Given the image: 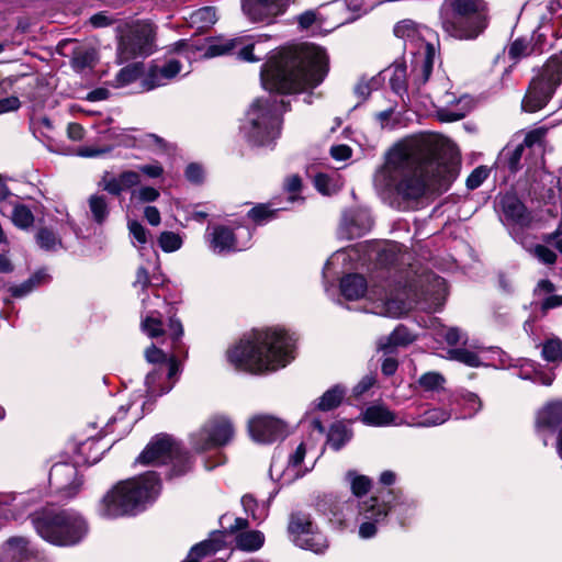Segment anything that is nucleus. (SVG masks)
<instances>
[{
    "instance_id": "79ce46f5",
    "label": "nucleus",
    "mask_w": 562,
    "mask_h": 562,
    "mask_svg": "<svg viewBox=\"0 0 562 562\" xmlns=\"http://www.w3.org/2000/svg\"><path fill=\"white\" fill-rule=\"evenodd\" d=\"M352 437V431L342 423H335L331 425L328 436L327 443L329 447L338 451L340 450Z\"/></svg>"
},
{
    "instance_id": "f257e3e1",
    "label": "nucleus",
    "mask_w": 562,
    "mask_h": 562,
    "mask_svg": "<svg viewBox=\"0 0 562 562\" xmlns=\"http://www.w3.org/2000/svg\"><path fill=\"white\" fill-rule=\"evenodd\" d=\"M458 175V162L435 153L428 137L407 138L395 144L375 171L373 183L384 198L416 201L427 190H447Z\"/></svg>"
},
{
    "instance_id": "6e6d98bb",
    "label": "nucleus",
    "mask_w": 562,
    "mask_h": 562,
    "mask_svg": "<svg viewBox=\"0 0 562 562\" xmlns=\"http://www.w3.org/2000/svg\"><path fill=\"white\" fill-rule=\"evenodd\" d=\"M160 193L157 189L148 186L139 187L131 191V203H149L159 198Z\"/></svg>"
},
{
    "instance_id": "864d4df0",
    "label": "nucleus",
    "mask_w": 562,
    "mask_h": 562,
    "mask_svg": "<svg viewBox=\"0 0 562 562\" xmlns=\"http://www.w3.org/2000/svg\"><path fill=\"white\" fill-rule=\"evenodd\" d=\"M182 237L175 232L165 231L158 237V245L165 252L177 251L182 247Z\"/></svg>"
},
{
    "instance_id": "c03bdc74",
    "label": "nucleus",
    "mask_w": 562,
    "mask_h": 562,
    "mask_svg": "<svg viewBox=\"0 0 562 562\" xmlns=\"http://www.w3.org/2000/svg\"><path fill=\"white\" fill-rule=\"evenodd\" d=\"M346 395V389L339 384L327 390L315 403V408L319 411H330L336 408Z\"/></svg>"
},
{
    "instance_id": "4468645a",
    "label": "nucleus",
    "mask_w": 562,
    "mask_h": 562,
    "mask_svg": "<svg viewBox=\"0 0 562 562\" xmlns=\"http://www.w3.org/2000/svg\"><path fill=\"white\" fill-rule=\"evenodd\" d=\"M251 236L252 234L247 227L233 231L226 226L216 225L207 228L205 240L212 252L226 255L248 248Z\"/></svg>"
},
{
    "instance_id": "1a4fd4ad",
    "label": "nucleus",
    "mask_w": 562,
    "mask_h": 562,
    "mask_svg": "<svg viewBox=\"0 0 562 562\" xmlns=\"http://www.w3.org/2000/svg\"><path fill=\"white\" fill-rule=\"evenodd\" d=\"M255 45L246 43L244 37L180 40L170 46V52L184 58L189 64L200 58H212L221 55L236 54L244 61H257L252 50Z\"/></svg>"
},
{
    "instance_id": "a211bd4d",
    "label": "nucleus",
    "mask_w": 562,
    "mask_h": 562,
    "mask_svg": "<svg viewBox=\"0 0 562 562\" xmlns=\"http://www.w3.org/2000/svg\"><path fill=\"white\" fill-rule=\"evenodd\" d=\"M49 484L67 498H71L79 492L82 480L78 475L77 468L71 463H56L49 471Z\"/></svg>"
},
{
    "instance_id": "cd10ccee",
    "label": "nucleus",
    "mask_w": 562,
    "mask_h": 562,
    "mask_svg": "<svg viewBox=\"0 0 562 562\" xmlns=\"http://www.w3.org/2000/svg\"><path fill=\"white\" fill-rule=\"evenodd\" d=\"M449 9L458 15H465L479 23L488 25L490 8L485 0H450L448 1Z\"/></svg>"
},
{
    "instance_id": "f8f14e48",
    "label": "nucleus",
    "mask_w": 562,
    "mask_h": 562,
    "mask_svg": "<svg viewBox=\"0 0 562 562\" xmlns=\"http://www.w3.org/2000/svg\"><path fill=\"white\" fill-rule=\"evenodd\" d=\"M155 48V29L146 21L126 24L120 30L117 59L120 63L137 57H146Z\"/></svg>"
},
{
    "instance_id": "e433bc0d",
    "label": "nucleus",
    "mask_w": 562,
    "mask_h": 562,
    "mask_svg": "<svg viewBox=\"0 0 562 562\" xmlns=\"http://www.w3.org/2000/svg\"><path fill=\"white\" fill-rule=\"evenodd\" d=\"M361 505L362 502H359L357 498L347 499L333 513L334 521L345 528L349 527L351 522H357Z\"/></svg>"
},
{
    "instance_id": "4d7b16f0",
    "label": "nucleus",
    "mask_w": 562,
    "mask_h": 562,
    "mask_svg": "<svg viewBox=\"0 0 562 562\" xmlns=\"http://www.w3.org/2000/svg\"><path fill=\"white\" fill-rule=\"evenodd\" d=\"M346 479L350 483L351 491L356 497L366 494L371 486V481L369 477L359 475L353 471H349L346 475Z\"/></svg>"
},
{
    "instance_id": "69168bd1",
    "label": "nucleus",
    "mask_w": 562,
    "mask_h": 562,
    "mask_svg": "<svg viewBox=\"0 0 562 562\" xmlns=\"http://www.w3.org/2000/svg\"><path fill=\"white\" fill-rule=\"evenodd\" d=\"M531 52V47L526 40L518 38L512 43L508 49V55L513 60H517L521 57L528 56Z\"/></svg>"
},
{
    "instance_id": "412c9836",
    "label": "nucleus",
    "mask_w": 562,
    "mask_h": 562,
    "mask_svg": "<svg viewBox=\"0 0 562 562\" xmlns=\"http://www.w3.org/2000/svg\"><path fill=\"white\" fill-rule=\"evenodd\" d=\"M535 427L537 435L548 445V438L562 427V401H551L544 404L536 415Z\"/></svg>"
},
{
    "instance_id": "de8ad7c7",
    "label": "nucleus",
    "mask_w": 562,
    "mask_h": 562,
    "mask_svg": "<svg viewBox=\"0 0 562 562\" xmlns=\"http://www.w3.org/2000/svg\"><path fill=\"white\" fill-rule=\"evenodd\" d=\"M314 184L318 192L324 195H330L340 189V182L337 178L326 173H318L314 178Z\"/></svg>"
},
{
    "instance_id": "c756f323",
    "label": "nucleus",
    "mask_w": 562,
    "mask_h": 562,
    "mask_svg": "<svg viewBox=\"0 0 562 562\" xmlns=\"http://www.w3.org/2000/svg\"><path fill=\"white\" fill-rule=\"evenodd\" d=\"M553 92L554 90L551 86H547L539 77L533 79L522 100V110L526 112H536L542 109L552 97Z\"/></svg>"
},
{
    "instance_id": "c9c22d12",
    "label": "nucleus",
    "mask_w": 562,
    "mask_h": 562,
    "mask_svg": "<svg viewBox=\"0 0 562 562\" xmlns=\"http://www.w3.org/2000/svg\"><path fill=\"white\" fill-rule=\"evenodd\" d=\"M341 294L347 300H358L368 292V284L363 276L351 273L345 276L340 281Z\"/></svg>"
},
{
    "instance_id": "9b49d317",
    "label": "nucleus",
    "mask_w": 562,
    "mask_h": 562,
    "mask_svg": "<svg viewBox=\"0 0 562 562\" xmlns=\"http://www.w3.org/2000/svg\"><path fill=\"white\" fill-rule=\"evenodd\" d=\"M137 462L145 465H159L171 463L170 477L186 474L191 469V461L187 452L169 435L155 436L137 458Z\"/></svg>"
},
{
    "instance_id": "6e6552de",
    "label": "nucleus",
    "mask_w": 562,
    "mask_h": 562,
    "mask_svg": "<svg viewBox=\"0 0 562 562\" xmlns=\"http://www.w3.org/2000/svg\"><path fill=\"white\" fill-rule=\"evenodd\" d=\"M393 32L396 37L405 42L406 46L412 47L409 76L416 89L420 90L422 86L428 81L436 59V47L428 42L432 31L426 25L405 19L395 24Z\"/></svg>"
},
{
    "instance_id": "c85d7f7f",
    "label": "nucleus",
    "mask_w": 562,
    "mask_h": 562,
    "mask_svg": "<svg viewBox=\"0 0 562 562\" xmlns=\"http://www.w3.org/2000/svg\"><path fill=\"white\" fill-rule=\"evenodd\" d=\"M35 550L23 537H12L0 547V562H30Z\"/></svg>"
},
{
    "instance_id": "423d86ee",
    "label": "nucleus",
    "mask_w": 562,
    "mask_h": 562,
    "mask_svg": "<svg viewBox=\"0 0 562 562\" xmlns=\"http://www.w3.org/2000/svg\"><path fill=\"white\" fill-rule=\"evenodd\" d=\"M285 100L277 95L256 99L240 126L243 136L254 146H270L280 136Z\"/></svg>"
},
{
    "instance_id": "6ab92c4d",
    "label": "nucleus",
    "mask_w": 562,
    "mask_h": 562,
    "mask_svg": "<svg viewBox=\"0 0 562 562\" xmlns=\"http://www.w3.org/2000/svg\"><path fill=\"white\" fill-rule=\"evenodd\" d=\"M145 358L149 363L154 364L153 370L149 371L145 378V386H147L150 392L156 390V374H158L159 378L170 379L176 376L179 371L177 360L173 357H168L162 350L156 348L154 345L146 349Z\"/></svg>"
},
{
    "instance_id": "09e8293b",
    "label": "nucleus",
    "mask_w": 562,
    "mask_h": 562,
    "mask_svg": "<svg viewBox=\"0 0 562 562\" xmlns=\"http://www.w3.org/2000/svg\"><path fill=\"white\" fill-rule=\"evenodd\" d=\"M448 358L472 368H477L482 364V361L475 352L464 348L450 349L448 351Z\"/></svg>"
},
{
    "instance_id": "5fc2aeb1",
    "label": "nucleus",
    "mask_w": 562,
    "mask_h": 562,
    "mask_svg": "<svg viewBox=\"0 0 562 562\" xmlns=\"http://www.w3.org/2000/svg\"><path fill=\"white\" fill-rule=\"evenodd\" d=\"M127 227H128L131 236L133 237L134 246L138 247L140 250H145L147 241H148L147 229L139 222H137L135 220L128 221Z\"/></svg>"
},
{
    "instance_id": "393cba45",
    "label": "nucleus",
    "mask_w": 562,
    "mask_h": 562,
    "mask_svg": "<svg viewBox=\"0 0 562 562\" xmlns=\"http://www.w3.org/2000/svg\"><path fill=\"white\" fill-rule=\"evenodd\" d=\"M183 69L184 66L179 58H170L160 65H153L143 79V87L146 90H153L166 86L181 74Z\"/></svg>"
},
{
    "instance_id": "4c0bfd02",
    "label": "nucleus",
    "mask_w": 562,
    "mask_h": 562,
    "mask_svg": "<svg viewBox=\"0 0 562 562\" xmlns=\"http://www.w3.org/2000/svg\"><path fill=\"white\" fill-rule=\"evenodd\" d=\"M223 546L222 533L214 532L211 538L204 540L190 550L187 559L183 562H200V560L209 554L215 553Z\"/></svg>"
},
{
    "instance_id": "ea45409f",
    "label": "nucleus",
    "mask_w": 562,
    "mask_h": 562,
    "mask_svg": "<svg viewBox=\"0 0 562 562\" xmlns=\"http://www.w3.org/2000/svg\"><path fill=\"white\" fill-rule=\"evenodd\" d=\"M186 20L190 26L204 30L213 25L217 16L214 8L203 7L190 12L189 15L186 16Z\"/></svg>"
},
{
    "instance_id": "72a5a7b5",
    "label": "nucleus",
    "mask_w": 562,
    "mask_h": 562,
    "mask_svg": "<svg viewBox=\"0 0 562 562\" xmlns=\"http://www.w3.org/2000/svg\"><path fill=\"white\" fill-rule=\"evenodd\" d=\"M414 339L415 336L405 326L400 325L389 336L379 339L378 349L384 353H392L395 348L407 346Z\"/></svg>"
},
{
    "instance_id": "2eb2a0df",
    "label": "nucleus",
    "mask_w": 562,
    "mask_h": 562,
    "mask_svg": "<svg viewBox=\"0 0 562 562\" xmlns=\"http://www.w3.org/2000/svg\"><path fill=\"white\" fill-rule=\"evenodd\" d=\"M440 25L443 33L458 41H473L477 38L487 27L465 15H458L450 9L448 1H445L439 10Z\"/></svg>"
},
{
    "instance_id": "a18cd8bd",
    "label": "nucleus",
    "mask_w": 562,
    "mask_h": 562,
    "mask_svg": "<svg viewBox=\"0 0 562 562\" xmlns=\"http://www.w3.org/2000/svg\"><path fill=\"white\" fill-rule=\"evenodd\" d=\"M244 510L257 521H263L269 514V504L267 502L258 503L251 495H245L241 498Z\"/></svg>"
},
{
    "instance_id": "9d476101",
    "label": "nucleus",
    "mask_w": 562,
    "mask_h": 562,
    "mask_svg": "<svg viewBox=\"0 0 562 562\" xmlns=\"http://www.w3.org/2000/svg\"><path fill=\"white\" fill-rule=\"evenodd\" d=\"M389 501H380L378 497H370L362 502L359 512V537L370 539L376 535L378 526L384 521L390 512L402 516L415 507L413 499L403 495H395L392 491L387 492Z\"/></svg>"
},
{
    "instance_id": "f03ea898",
    "label": "nucleus",
    "mask_w": 562,
    "mask_h": 562,
    "mask_svg": "<svg viewBox=\"0 0 562 562\" xmlns=\"http://www.w3.org/2000/svg\"><path fill=\"white\" fill-rule=\"evenodd\" d=\"M327 71L325 49L304 43L270 56L260 77L263 89L270 92L296 93L318 86Z\"/></svg>"
},
{
    "instance_id": "8fccbe9b",
    "label": "nucleus",
    "mask_w": 562,
    "mask_h": 562,
    "mask_svg": "<svg viewBox=\"0 0 562 562\" xmlns=\"http://www.w3.org/2000/svg\"><path fill=\"white\" fill-rule=\"evenodd\" d=\"M285 207H272L270 204H259L248 212V217L256 224H265L276 216V213Z\"/></svg>"
},
{
    "instance_id": "473e14b6",
    "label": "nucleus",
    "mask_w": 562,
    "mask_h": 562,
    "mask_svg": "<svg viewBox=\"0 0 562 562\" xmlns=\"http://www.w3.org/2000/svg\"><path fill=\"white\" fill-rule=\"evenodd\" d=\"M0 213L3 216H9L14 226L20 229H29L34 224V214L32 210L27 205L21 203L18 196L11 199L9 203L3 204L0 207Z\"/></svg>"
},
{
    "instance_id": "a878e982",
    "label": "nucleus",
    "mask_w": 562,
    "mask_h": 562,
    "mask_svg": "<svg viewBox=\"0 0 562 562\" xmlns=\"http://www.w3.org/2000/svg\"><path fill=\"white\" fill-rule=\"evenodd\" d=\"M140 183L138 171L125 170L117 176L105 171L99 181V187L112 195H120L124 191H132Z\"/></svg>"
},
{
    "instance_id": "b1692460",
    "label": "nucleus",
    "mask_w": 562,
    "mask_h": 562,
    "mask_svg": "<svg viewBox=\"0 0 562 562\" xmlns=\"http://www.w3.org/2000/svg\"><path fill=\"white\" fill-rule=\"evenodd\" d=\"M372 227L370 213L363 209H351L342 214L338 234L341 238L353 239L363 236Z\"/></svg>"
},
{
    "instance_id": "7c9ffc66",
    "label": "nucleus",
    "mask_w": 562,
    "mask_h": 562,
    "mask_svg": "<svg viewBox=\"0 0 562 562\" xmlns=\"http://www.w3.org/2000/svg\"><path fill=\"white\" fill-rule=\"evenodd\" d=\"M411 408L407 407V427H435L442 425L451 417L450 412L445 408H427L419 414L411 412Z\"/></svg>"
},
{
    "instance_id": "49530a36",
    "label": "nucleus",
    "mask_w": 562,
    "mask_h": 562,
    "mask_svg": "<svg viewBox=\"0 0 562 562\" xmlns=\"http://www.w3.org/2000/svg\"><path fill=\"white\" fill-rule=\"evenodd\" d=\"M525 150L524 144L505 147L501 153L499 164H504L512 172H516L520 168V159Z\"/></svg>"
},
{
    "instance_id": "3c124183",
    "label": "nucleus",
    "mask_w": 562,
    "mask_h": 562,
    "mask_svg": "<svg viewBox=\"0 0 562 562\" xmlns=\"http://www.w3.org/2000/svg\"><path fill=\"white\" fill-rule=\"evenodd\" d=\"M541 355L549 362L562 361V340L558 337L547 339L542 346Z\"/></svg>"
},
{
    "instance_id": "20e7f679",
    "label": "nucleus",
    "mask_w": 562,
    "mask_h": 562,
    "mask_svg": "<svg viewBox=\"0 0 562 562\" xmlns=\"http://www.w3.org/2000/svg\"><path fill=\"white\" fill-rule=\"evenodd\" d=\"M369 293L374 303L372 311L374 314L396 318L406 314L415 305H419L427 312L439 311L446 301L447 284L443 278L427 273L408 288L384 292L379 297H375L374 289Z\"/></svg>"
},
{
    "instance_id": "7ed1b4c3",
    "label": "nucleus",
    "mask_w": 562,
    "mask_h": 562,
    "mask_svg": "<svg viewBox=\"0 0 562 562\" xmlns=\"http://www.w3.org/2000/svg\"><path fill=\"white\" fill-rule=\"evenodd\" d=\"M295 340L285 330L267 328L244 335L226 351V358L236 370L250 374H266L285 368L294 358Z\"/></svg>"
},
{
    "instance_id": "052dcab7",
    "label": "nucleus",
    "mask_w": 562,
    "mask_h": 562,
    "mask_svg": "<svg viewBox=\"0 0 562 562\" xmlns=\"http://www.w3.org/2000/svg\"><path fill=\"white\" fill-rule=\"evenodd\" d=\"M140 75V65L138 63L127 65L116 75V85L119 87L126 86L135 81Z\"/></svg>"
},
{
    "instance_id": "603ef678",
    "label": "nucleus",
    "mask_w": 562,
    "mask_h": 562,
    "mask_svg": "<svg viewBox=\"0 0 562 562\" xmlns=\"http://www.w3.org/2000/svg\"><path fill=\"white\" fill-rule=\"evenodd\" d=\"M36 241L42 249L57 250L61 247L60 238L49 228L42 227L36 233Z\"/></svg>"
},
{
    "instance_id": "37998d69",
    "label": "nucleus",
    "mask_w": 562,
    "mask_h": 562,
    "mask_svg": "<svg viewBox=\"0 0 562 562\" xmlns=\"http://www.w3.org/2000/svg\"><path fill=\"white\" fill-rule=\"evenodd\" d=\"M263 543L265 535L258 530L243 531L236 536V546L243 551H257Z\"/></svg>"
},
{
    "instance_id": "f704fd0d",
    "label": "nucleus",
    "mask_w": 562,
    "mask_h": 562,
    "mask_svg": "<svg viewBox=\"0 0 562 562\" xmlns=\"http://www.w3.org/2000/svg\"><path fill=\"white\" fill-rule=\"evenodd\" d=\"M443 106L438 110V117L442 122H454L463 119L468 112L465 104L468 103L465 98L456 99L452 94H446Z\"/></svg>"
},
{
    "instance_id": "2f4dec72",
    "label": "nucleus",
    "mask_w": 562,
    "mask_h": 562,
    "mask_svg": "<svg viewBox=\"0 0 562 562\" xmlns=\"http://www.w3.org/2000/svg\"><path fill=\"white\" fill-rule=\"evenodd\" d=\"M499 204L508 222L519 226H527L531 222L530 213L515 194H504L501 198Z\"/></svg>"
},
{
    "instance_id": "4be33fe9",
    "label": "nucleus",
    "mask_w": 562,
    "mask_h": 562,
    "mask_svg": "<svg viewBox=\"0 0 562 562\" xmlns=\"http://www.w3.org/2000/svg\"><path fill=\"white\" fill-rule=\"evenodd\" d=\"M359 419L372 427L407 426V408L395 413L383 404H374L363 409Z\"/></svg>"
},
{
    "instance_id": "bf43d9fd",
    "label": "nucleus",
    "mask_w": 562,
    "mask_h": 562,
    "mask_svg": "<svg viewBox=\"0 0 562 562\" xmlns=\"http://www.w3.org/2000/svg\"><path fill=\"white\" fill-rule=\"evenodd\" d=\"M445 382V378L438 372H427L418 380L425 391H439L443 387Z\"/></svg>"
},
{
    "instance_id": "aec40b11",
    "label": "nucleus",
    "mask_w": 562,
    "mask_h": 562,
    "mask_svg": "<svg viewBox=\"0 0 562 562\" xmlns=\"http://www.w3.org/2000/svg\"><path fill=\"white\" fill-rule=\"evenodd\" d=\"M251 438L259 443H272L286 436V427L283 422L272 416L259 415L248 423Z\"/></svg>"
},
{
    "instance_id": "13d9d810",
    "label": "nucleus",
    "mask_w": 562,
    "mask_h": 562,
    "mask_svg": "<svg viewBox=\"0 0 562 562\" xmlns=\"http://www.w3.org/2000/svg\"><path fill=\"white\" fill-rule=\"evenodd\" d=\"M158 268V257L154 252V260L147 261L146 266H140L136 272V279L134 282V286H139L142 290H145L149 284H151V280L149 278V270Z\"/></svg>"
},
{
    "instance_id": "0e129e2a",
    "label": "nucleus",
    "mask_w": 562,
    "mask_h": 562,
    "mask_svg": "<svg viewBox=\"0 0 562 562\" xmlns=\"http://www.w3.org/2000/svg\"><path fill=\"white\" fill-rule=\"evenodd\" d=\"M527 250L544 265H553L557 260L555 252L543 245H536Z\"/></svg>"
},
{
    "instance_id": "0eeeda50",
    "label": "nucleus",
    "mask_w": 562,
    "mask_h": 562,
    "mask_svg": "<svg viewBox=\"0 0 562 562\" xmlns=\"http://www.w3.org/2000/svg\"><path fill=\"white\" fill-rule=\"evenodd\" d=\"M32 524L41 538L59 547L76 546L89 532L86 518L72 509H44L33 516Z\"/></svg>"
},
{
    "instance_id": "f3484780",
    "label": "nucleus",
    "mask_w": 562,
    "mask_h": 562,
    "mask_svg": "<svg viewBox=\"0 0 562 562\" xmlns=\"http://www.w3.org/2000/svg\"><path fill=\"white\" fill-rule=\"evenodd\" d=\"M305 454L306 448L304 442H301L295 451L288 457H283L280 453L274 454L269 470L271 479L281 485H289L302 477L307 472V469L303 465Z\"/></svg>"
},
{
    "instance_id": "a19ab883",
    "label": "nucleus",
    "mask_w": 562,
    "mask_h": 562,
    "mask_svg": "<svg viewBox=\"0 0 562 562\" xmlns=\"http://www.w3.org/2000/svg\"><path fill=\"white\" fill-rule=\"evenodd\" d=\"M88 206L92 220L102 225L110 214L108 198L102 194H92L88 199Z\"/></svg>"
},
{
    "instance_id": "5701e85b",
    "label": "nucleus",
    "mask_w": 562,
    "mask_h": 562,
    "mask_svg": "<svg viewBox=\"0 0 562 562\" xmlns=\"http://www.w3.org/2000/svg\"><path fill=\"white\" fill-rule=\"evenodd\" d=\"M290 0H241L244 14L252 22L270 23L282 14Z\"/></svg>"
},
{
    "instance_id": "338daca9",
    "label": "nucleus",
    "mask_w": 562,
    "mask_h": 562,
    "mask_svg": "<svg viewBox=\"0 0 562 562\" xmlns=\"http://www.w3.org/2000/svg\"><path fill=\"white\" fill-rule=\"evenodd\" d=\"M378 86L379 80L374 77L370 79L361 78L355 87V92L359 98L366 100L370 95L371 91L376 89Z\"/></svg>"
},
{
    "instance_id": "ddd939ff",
    "label": "nucleus",
    "mask_w": 562,
    "mask_h": 562,
    "mask_svg": "<svg viewBox=\"0 0 562 562\" xmlns=\"http://www.w3.org/2000/svg\"><path fill=\"white\" fill-rule=\"evenodd\" d=\"M288 531L294 544L302 549L323 553L328 547L325 536L318 530L310 514H292Z\"/></svg>"
},
{
    "instance_id": "dca6fc26",
    "label": "nucleus",
    "mask_w": 562,
    "mask_h": 562,
    "mask_svg": "<svg viewBox=\"0 0 562 562\" xmlns=\"http://www.w3.org/2000/svg\"><path fill=\"white\" fill-rule=\"evenodd\" d=\"M234 436V426L226 416H215L192 435V443L196 450L204 451L228 443Z\"/></svg>"
},
{
    "instance_id": "58836bf2",
    "label": "nucleus",
    "mask_w": 562,
    "mask_h": 562,
    "mask_svg": "<svg viewBox=\"0 0 562 562\" xmlns=\"http://www.w3.org/2000/svg\"><path fill=\"white\" fill-rule=\"evenodd\" d=\"M539 78L555 90L562 82V55L552 56L543 66Z\"/></svg>"
},
{
    "instance_id": "680f3d73",
    "label": "nucleus",
    "mask_w": 562,
    "mask_h": 562,
    "mask_svg": "<svg viewBox=\"0 0 562 562\" xmlns=\"http://www.w3.org/2000/svg\"><path fill=\"white\" fill-rule=\"evenodd\" d=\"M94 60V52L91 49L78 48L74 50L72 66L77 70H82L90 67Z\"/></svg>"
},
{
    "instance_id": "e2e57ef3",
    "label": "nucleus",
    "mask_w": 562,
    "mask_h": 562,
    "mask_svg": "<svg viewBox=\"0 0 562 562\" xmlns=\"http://www.w3.org/2000/svg\"><path fill=\"white\" fill-rule=\"evenodd\" d=\"M406 66L403 63L393 65V75L391 77V86L396 93H400L406 87Z\"/></svg>"
},
{
    "instance_id": "774afa93",
    "label": "nucleus",
    "mask_w": 562,
    "mask_h": 562,
    "mask_svg": "<svg viewBox=\"0 0 562 562\" xmlns=\"http://www.w3.org/2000/svg\"><path fill=\"white\" fill-rule=\"evenodd\" d=\"M461 398H462V404L464 406V409L468 411L464 414V417H472L482 407L481 400L474 393L468 392V393L463 394Z\"/></svg>"
},
{
    "instance_id": "bb28decb",
    "label": "nucleus",
    "mask_w": 562,
    "mask_h": 562,
    "mask_svg": "<svg viewBox=\"0 0 562 562\" xmlns=\"http://www.w3.org/2000/svg\"><path fill=\"white\" fill-rule=\"evenodd\" d=\"M143 304V321L142 328L144 333H146L149 337L155 338L165 333L162 328V323L159 318V313L156 308L160 305L165 304V302L160 299L158 294H154L153 296L146 295L142 299Z\"/></svg>"
},
{
    "instance_id": "39448f33",
    "label": "nucleus",
    "mask_w": 562,
    "mask_h": 562,
    "mask_svg": "<svg viewBox=\"0 0 562 562\" xmlns=\"http://www.w3.org/2000/svg\"><path fill=\"white\" fill-rule=\"evenodd\" d=\"M160 487L155 472L122 481L103 496L98 508L99 515L109 519L136 515L158 496Z\"/></svg>"
}]
</instances>
